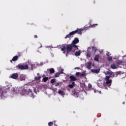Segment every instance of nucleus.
Returning a JSON list of instances; mask_svg holds the SVG:
<instances>
[{
	"mask_svg": "<svg viewBox=\"0 0 126 126\" xmlns=\"http://www.w3.org/2000/svg\"><path fill=\"white\" fill-rule=\"evenodd\" d=\"M76 50H78L76 48H74L72 44H67L66 45V54H69V53H74Z\"/></svg>",
	"mask_w": 126,
	"mask_h": 126,
	"instance_id": "nucleus-1",
	"label": "nucleus"
},
{
	"mask_svg": "<svg viewBox=\"0 0 126 126\" xmlns=\"http://www.w3.org/2000/svg\"><path fill=\"white\" fill-rule=\"evenodd\" d=\"M70 82H72V84L68 85V87L69 88H73L74 86H75V82L74 81H76L77 80V78L75 77L74 75H71L69 76Z\"/></svg>",
	"mask_w": 126,
	"mask_h": 126,
	"instance_id": "nucleus-2",
	"label": "nucleus"
},
{
	"mask_svg": "<svg viewBox=\"0 0 126 126\" xmlns=\"http://www.w3.org/2000/svg\"><path fill=\"white\" fill-rule=\"evenodd\" d=\"M104 80H105V83L103 85L104 87H105V89H108L107 86L110 87L111 85H112V83L113 82V80L112 79H109L105 78Z\"/></svg>",
	"mask_w": 126,
	"mask_h": 126,
	"instance_id": "nucleus-3",
	"label": "nucleus"
},
{
	"mask_svg": "<svg viewBox=\"0 0 126 126\" xmlns=\"http://www.w3.org/2000/svg\"><path fill=\"white\" fill-rule=\"evenodd\" d=\"M78 43H79V39H78V38L75 37L72 41L71 44L73 46L74 48H76V49L78 50V46L76 45V44H78Z\"/></svg>",
	"mask_w": 126,
	"mask_h": 126,
	"instance_id": "nucleus-4",
	"label": "nucleus"
},
{
	"mask_svg": "<svg viewBox=\"0 0 126 126\" xmlns=\"http://www.w3.org/2000/svg\"><path fill=\"white\" fill-rule=\"evenodd\" d=\"M17 68L19 69H21V70H23L24 69H28L29 67L28 65H22L21 64H19L18 65L16 66Z\"/></svg>",
	"mask_w": 126,
	"mask_h": 126,
	"instance_id": "nucleus-5",
	"label": "nucleus"
},
{
	"mask_svg": "<svg viewBox=\"0 0 126 126\" xmlns=\"http://www.w3.org/2000/svg\"><path fill=\"white\" fill-rule=\"evenodd\" d=\"M4 94H6V90H5V87H2L0 88V97H3Z\"/></svg>",
	"mask_w": 126,
	"mask_h": 126,
	"instance_id": "nucleus-6",
	"label": "nucleus"
},
{
	"mask_svg": "<svg viewBox=\"0 0 126 126\" xmlns=\"http://www.w3.org/2000/svg\"><path fill=\"white\" fill-rule=\"evenodd\" d=\"M103 73H104L105 75H112V77H115V74H114V72L111 70L104 72Z\"/></svg>",
	"mask_w": 126,
	"mask_h": 126,
	"instance_id": "nucleus-7",
	"label": "nucleus"
},
{
	"mask_svg": "<svg viewBox=\"0 0 126 126\" xmlns=\"http://www.w3.org/2000/svg\"><path fill=\"white\" fill-rule=\"evenodd\" d=\"M73 32V34L74 35V34H82V30H81V29H77L76 30L72 31Z\"/></svg>",
	"mask_w": 126,
	"mask_h": 126,
	"instance_id": "nucleus-8",
	"label": "nucleus"
},
{
	"mask_svg": "<svg viewBox=\"0 0 126 126\" xmlns=\"http://www.w3.org/2000/svg\"><path fill=\"white\" fill-rule=\"evenodd\" d=\"M75 75L76 76H79L80 77H84V76H86V74H85V73H81L79 72H77L75 73Z\"/></svg>",
	"mask_w": 126,
	"mask_h": 126,
	"instance_id": "nucleus-9",
	"label": "nucleus"
},
{
	"mask_svg": "<svg viewBox=\"0 0 126 126\" xmlns=\"http://www.w3.org/2000/svg\"><path fill=\"white\" fill-rule=\"evenodd\" d=\"M60 74H63V70L62 69L59 72L56 73L55 74V77H59L60 76Z\"/></svg>",
	"mask_w": 126,
	"mask_h": 126,
	"instance_id": "nucleus-10",
	"label": "nucleus"
},
{
	"mask_svg": "<svg viewBox=\"0 0 126 126\" xmlns=\"http://www.w3.org/2000/svg\"><path fill=\"white\" fill-rule=\"evenodd\" d=\"M11 77L13 79H16L18 77V74L17 73H13L11 75Z\"/></svg>",
	"mask_w": 126,
	"mask_h": 126,
	"instance_id": "nucleus-11",
	"label": "nucleus"
},
{
	"mask_svg": "<svg viewBox=\"0 0 126 126\" xmlns=\"http://www.w3.org/2000/svg\"><path fill=\"white\" fill-rule=\"evenodd\" d=\"M72 35L73 34V32H69V33L68 34H67L65 37V39H67V38H70V37H73Z\"/></svg>",
	"mask_w": 126,
	"mask_h": 126,
	"instance_id": "nucleus-12",
	"label": "nucleus"
},
{
	"mask_svg": "<svg viewBox=\"0 0 126 126\" xmlns=\"http://www.w3.org/2000/svg\"><path fill=\"white\" fill-rule=\"evenodd\" d=\"M91 71L94 73H99L100 72V69H92Z\"/></svg>",
	"mask_w": 126,
	"mask_h": 126,
	"instance_id": "nucleus-13",
	"label": "nucleus"
},
{
	"mask_svg": "<svg viewBox=\"0 0 126 126\" xmlns=\"http://www.w3.org/2000/svg\"><path fill=\"white\" fill-rule=\"evenodd\" d=\"M92 66V63H91L90 62H88V65H87L88 69H91Z\"/></svg>",
	"mask_w": 126,
	"mask_h": 126,
	"instance_id": "nucleus-14",
	"label": "nucleus"
},
{
	"mask_svg": "<svg viewBox=\"0 0 126 126\" xmlns=\"http://www.w3.org/2000/svg\"><path fill=\"white\" fill-rule=\"evenodd\" d=\"M18 60V56H14L11 62H16Z\"/></svg>",
	"mask_w": 126,
	"mask_h": 126,
	"instance_id": "nucleus-15",
	"label": "nucleus"
},
{
	"mask_svg": "<svg viewBox=\"0 0 126 126\" xmlns=\"http://www.w3.org/2000/svg\"><path fill=\"white\" fill-rule=\"evenodd\" d=\"M111 67L112 69H117V66H116V64L113 63L111 64Z\"/></svg>",
	"mask_w": 126,
	"mask_h": 126,
	"instance_id": "nucleus-16",
	"label": "nucleus"
},
{
	"mask_svg": "<svg viewBox=\"0 0 126 126\" xmlns=\"http://www.w3.org/2000/svg\"><path fill=\"white\" fill-rule=\"evenodd\" d=\"M94 61H95V62H99V55H96L94 58Z\"/></svg>",
	"mask_w": 126,
	"mask_h": 126,
	"instance_id": "nucleus-17",
	"label": "nucleus"
},
{
	"mask_svg": "<svg viewBox=\"0 0 126 126\" xmlns=\"http://www.w3.org/2000/svg\"><path fill=\"white\" fill-rule=\"evenodd\" d=\"M58 93H59V94H60V95H65V93H64V92L62 91L61 90L58 91Z\"/></svg>",
	"mask_w": 126,
	"mask_h": 126,
	"instance_id": "nucleus-18",
	"label": "nucleus"
},
{
	"mask_svg": "<svg viewBox=\"0 0 126 126\" xmlns=\"http://www.w3.org/2000/svg\"><path fill=\"white\" fill-rule=\"evenodd\" d=\"M92 49L93 51H94V53H96V52H97V51H98V49L95 46L92 47Z\"/></svg>",
	"mask_w": 126,
	"mask_h": 126,
	"instance_id": "nucleus-19",
	"label": "nucleus"
},
{
	"mask_svg": "<svg viewBox=\"0 0 126 126\" xmlns=\"http://www.w3.org/2000/svg\"><path fill=\"white\" fill-rule=\"evenodd\" d=\"M49 79V77H45L42 79V80L44 82H47Z\"/></svg>",
	"mask_w": 126,
	"mask_h": 126,
	"instance_id": "nucleus-20",
	"label": "nucleus"
},
{
	"mask_svg": "<svg viewBox=\"0 0 126 126\" xmlns=\"http://www.w3.org/2000/svg\"><path fill=\"white\" fill-rule=\"evenodd\" d=\"M75 56H76V57H78L79 56H80V50L79 51H76L75 53Z\"/></svg>",
	"mask_w": 126,
	"mask_h": 126,
	"instance_id": "nucleus-21",
	"label": "nucleus"
},
{
	"mask_svg": "<svg viewBox=\"0 0 126 126\" xmlns=\"http://www.w3.org/2000/svg\"><path fill=\"white\" fill-rule=\"evenodd\" d=\"M49 71H50V73L51 74L55 73V69H54V68H51L50 69Z\"/></svg>",
	"mask_w": 126,
	"mask_h": 126,
	"instance_id": "nucleus-22",
	"label": "nucleus"
},
{
	"mask_svg": "<svg viewBox=\"0 0 126 126\" xmlns=\"http://www.w3.org/2000/svg\"><path fill=\"white\" fill-rule=\"evenodd\" d=\"M98 24H94L93 25L90 24V26H89V28H90V27H95V26H97Z\"/></svg>",
	"mask_w": 126,
	"mask_h": 126,
	"instance_id": "nucleus-23",
	"label": "nucleus"
},
{
	"mask_svg": "<svg viewBox=\"0 0 126 126\" xmlns=\"http://www.w3.org/2000/svg\"><path fill=\"white\" fill-rule=\"evenodd\" d=\"M41 76L34 77V80L39 81L41 79Z\"/></svg>",
	"mask_w": 126,
	"mask_h": 126,
	"instance_id": "nucleus-24",
	"label": "nucleus"
},
{
	"mask_svg": "<svg viewBox=\"0 0 126 126\" xmlns=\"http://www.w3.org/2000/svg\"><path fill=\"white\" fill-rule=\"evenodd\" d=\"M23 80H25V77H24L23 75H21V77H20V81H23Z\"/></svg>",
	"mask_w": 126,
	"mask_h": 126,
	"instance_id": "nucleus-25",
	"label": "nucleus"
},
{
	"mask_svg": "<svg viewBox=\"0 0 126 126\" xmlns=\"http://www.w3.org/2000/svg\"><path fill=\"white\" fill-rule=\"evenodd\" d=\"M111 77H113V75H107L106 76L105 78H106L107 79H110Z\"/></svg>",
	"mask_w": 126,
	"mask_h": 126,
	"instance_id": "nucleus-26",
	"label": "nucleus"
},
{
	"mask_svg": "<svg viewBox=\"0 0 126 126\" xmlns=\"http://www.w3.org/2000/svg\"><path fill=\"white\" fill-rule=\"evenodd\" d=\"M65 50H66V46L65 47V46H64L61 49V51H62L63 52H64V51H65Z\"/></svg>",
	"mask_w": 126,
	"mask_h": 126,
	"instance_id": "nucleus-27",
	"label": "nucleus"
},
{
	"mask_svg": "<svg viewBox=\"0 0 126 126\" xmlns=\"http://www.w3.org/2000/svg\"><path fill=\"white\" fill-rule=\"evenodd\" d=\"M116 63L117 64H122V63H123V61H121V60H119V61H118L117 63Z\"/></svg>",
	"mask_w": 126,
	"mask_h": 126,
	"instance_id": "nucleus-28",
	"label": "nucleus"
},
{
	"mask_svg": "<svg viewBox=\"0 0 126 126\" xmlns=\"http://www.w3.org/2000/svg\"><path fill=\"white\" fill-rule=\"evenodd\" d=\"M87 57L88 58H91V53H90V52H88L87 54Z\"/></svg>",
	"mask_w": 126,
	"mask_h": 126,
	"instance_id": "nucleus-29",
	"label": "nucleus"
},
{
	"mask_svg": "<svg viewBox=\"0 0 126 126\" xmlns=\"http://www.w3.org/2000/svg\"><path fill=\"white\" fill-rule=\"evenodd\" d=\"M55 82H56V79H52L51 80V83L52 84H54Z\"/></svg>",
	"mask_w": 126,
	"mask_h": 126,
	"instance_id": "nucleus-30",
	"label": "nucleus"
},
{
	"mask_svg": "<svg viewBox=\"0 0 126 126\" xmlns=\"http://www.w3.org/2000/svg\"><path fill=\"white\" fill-rule=\"evenodd\" d=\"M107 60L109 62H112V61H113V59H112V57H108L107 58Z\"/></svg>",
	"mask_w": 126,
	"mask_h": 126,
	"instance_id": "nucleus-31",
	"label": "nucleus"
},
{
	"mask_svg": "<svg viewBox=\"0 0 126 126\" xmlns=\"http://www.w3.org/2000/svg\"><path fill=\"white\" fill-rule=\"evenodd\" d=\"M29 94H32V96H33V94H32V91H31L30 89L29 90Z\"/></svg>",
	"mask_w": 126,
	"mask_h": 126,
	"instance_id": "nucleus-32",
	"label": "nucleus"
},
{
	"mask_svg": "<svg viewBox=\"0 0 126 126\" xmlns=\"http://www.w3.org/2000/svg\"><path fill=\"white\" fill-rule=\"evenodd\" d=\"M53 125H54V123L52 122H50L48 123L49 126H53Z\"/></svg>",
	"mask_w": 126,
	"mask_h": 126,
	"instance_id": "nucleus-33",
	"label": "nucleus"
},
{
	"mask_svg": "<svg viewBox=\"0 0 126 126\" xmlns=\"http://www.w3.org/2000/svg\"><path fill=\"white\" fill-rule=\"evenodd\" d=\"M74 97H75L76 98H77V97H78V94H75V93H74Z\"/></svg>",
	"mask_w": 126,
	"mask_h": 126,
	"instance_id": "nucleus-34",
	"label": "nucleus"
},
{
	"mask_svg": "<svg viewBox=\"0 0 126 126\" xmlns=\"http://www.w3.org/2000/svg\"><path fill=\"white\" fill-rule=\"evenodd\" d=\"M60 85V83H57L56 84H55V86H59Z\"/></svg>",
	"mask_w": 126,
	"mask_h": 126,
	"instance_id": "nucleus-35",
	"label": "nucleus"
},
{
	"mask_svg": "<svg viewBox=\"0 0 126 126\" xmlns=\"http://www.w3.org/2000/svg\"><path fill=\"white\" fill-rule=\"evenodd\" d=\"M89 88H92V85L89 84Z\"/></svg>",
	"mask_w": 126,
	"mask_h": 126,
	"instance_id": "nucleus-36",
	"label": "nucleus"
},
{
	"mask_svg": "<svg viewBox=\"0 0 126 126\" xmlns=\"http://www.w3.org/2000/svg\"><path fill=\"white\" fill-rule=\"evenodd\" d=\"M119 74H120V72H116V77H117V76H118V75H119Z\"/></svg>",
	"mask_w": 126,
	"mask_h": 126,
	"instance_id": "nucleus-37",
	"label": "nucleus"
},
{
	"mask_svg": "<svg viewBox=\"0 0 126 126\" xmlns=\"http://www.w3.org/2000/svg\"><path fill=\"white\" fill-rule=\"evenodd\" d=\"M34 38H38V36H37V35H34Z\"/></svg>",
	"mask_w": 126,
	"mask_h": 126,
	"instance_id": "nucleus-38",
	"label": "nucleus"
},
{
	"mask_svg": "<svg viewBox=\"0 0 126 126\" xmlns=\"http://www.w3.org/2000/svg\"><path fill=\"white\" fill-rule=\"evenodd\" d=\"M37 76H40V73H38L37 74Z\"/></svg>",
	"mask_w": 126,
	"mask_h": 126,
	"instance_id": "nucleus-39",
	"label": "nucleus"
},
{
	"mask_svg": "<svg viewBox=\"0 0 126 126\" xmlns=\"http://www.w3.org/2000/svg\"><path fill=\"white\" fill-rule=\"evenodd\" d=\"M94 93H96L97 92V91L96 90H94Z\"/></svg>",
	"mask_w": 126,
	"mask_h": 126,
	"instance_id": "nucleus-40",
	"label": "nucleus"
},
{
	"mask_svg": "<svg viewBox=\"0 0 126 126\" xmlns=\"http://www.w3.org/2000/svg\"><path fill=\"white\" fill-rule=\"evenodd\" d=\"M42 77H45V74H43V75H42Z\"/></svg>",
	"mask_w": 126,
	"mask_h": 126,
	"instance_id": "nucleus-41",
	"label": "nucleus"
},
{
	"mask_svg": "<svg viewBox=\"0 0 126 126\" xmlns=\"http://www.w3.org/2000/svg\"><path fill=\"white\" fill-rule=\"evenodd\" d=\"M42 47H43L42 45H41L39 48H42Z\"/></svg>",
	"mask_w": 126,
	"mask_h": 126,
	"instance_id": "nucleus-42",
	"label": "nucleus"
},
{
	"mask_svg": "<svg viewBox=\"0 0 126 126\" xmlns=\"http://www.w3.org/2000/svg\"><path fill=\"white\" fill-rule=\"evenodd\" d=\"M89 49H91V48L89 47Z\"/></svg>",
	"mask_w": 126,
	"mask_h": 126,
	"instance_id": "nucleus-43",
	"label": "nucleus"
},
{
	"mask_svg": "<svg viewBox=\"0 0 126 126\" xmlns=\"http://www.w3.org/2000/svg\"><path fill=\"white\" fill-rule=\"evenodd\" d=\"M123 104H125V102H123Z\"/></svg>",
	"mask_w": 126,
	"mask_h": 126,
	"instance_id": "nucleus-44",
	"label": "nucleus"
},
{
	"mask_svg": "<svg viewBox=\"0 0 126 126\" xmlns=\"http://www.w3.org/2000/svg\"><path fill=\"white\" fill-rule=\"evenodd\" d=\"M86 29H87V28H86Z\"/></svg>",
	"mask_w": 126,
	"mask_h": 126,
	"instance_id": "nucleus-45",
	"label": "nucleus"
},
{
	"mask_svg": "<svg viewBox=\"0 0 126 126\" xmlns=\"http://www.w3.org/2000/svg\"><path fill=\"white\" fill-rule=\"evenodd\" d=\"M56 126H58L57 125H56Z\"/></svg>",
	"mask_w": 126,
	"mask_h": 126,
	"instance_id": "nucleus-46",
	"label": "nucleus"
}]
</instances>
